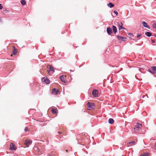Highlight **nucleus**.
Here are the masks:
<instances>
[{"instance_id": "f257e3e1", "label": "nucleus", "mask_w": 156, "mask_h": 156, "mask_svg": "<svg viewBox=\"0 0 156 156\" xmlns=\"http://www.w3.org/2000/svg\"><path fill=\"white\" fill-rule=\"evenodd\" d=\"M142 125L139 122H137L135 126L134 130L135 132L138 133Z\"/></svg>"}, {"instance_id": "f03ea898", "label": "nucleus", "mask_w": 156, "mask_h": 156, "mask_svg": "<svg viewBox=\"0 0 156 156\" xmlns=\"http://www.w3.org/2000/svg\"><path fill=\"white\" fill-rule=\"evenodd\" d=\"M117 38L119 40L122 41H126V37L118 35L117 36Z\"/></svg>"}, {"instance_id": "7ed1b4c3", "label": "nucleus", "mask_w": 156, "mask_h": 156, "mask_svg": "<svg viewBox=\"0 0 156 156\" xmlns=\"http://www.w3.org/2000/svg\"><path fill=\"white\" fill-rule=\"evenodd\" d=\"M10 149L11 150H15L16 148V147L15 146V144L12 143H11L10 144Z\"/></svg>"}, {"instance_id": "20e7f679", "label": "nucleus", "mask_w": 156, "mask_h": 156, "mask_svg": "<svg viewBox=\"0 0 156 156\" xmlns=\"http://www.w3.org/2000/svg\"><path fill=\"white\" fill-rule=\"evenodd\" d=\"M42 81L45 82L46 84H49L50 83V80L47 77H44L42 78Z\"/></svg>"}, {"instance_id": "39448f33", "label": "nucleus", "mask_w": 156, "mask_h": 156, "mask_svg": "<svg viewBox=\"0 0 156 156\" xmlns=\"http://www.w3.org/2000/svg\"><path fill=\"white\" fill-rule=\"evenodd\" d=\"M87 105L88 107L92 109H94V104L91 102H89L87 103Z\"/></svg>"}, {"instance_id": "423d86ee", "label": "nucleus", "mask_w": 156, "mask_h": 156, "mask_svg": "<svg viewBox=\"0 0 156 156\" xmlns=\"http://www.w3.org/2000/svg\"><path fill=\"white\" fill-rule=\"evenodd\" d=\"M31 141L28 139L26 140L24 142V144L26 145L27 147H28L30 144H31Z\"/></svg>"}, {"instance_id": "0eeeda50", "label": "nucleus", "mask_w": 156, "mask_h": 156, "mask_svg": "<svg viewBox=\"0 0 156 156\" xmlns=\"http://www.w3.org/2000/svg\"><path fill=\"white\" fill-rule=\"evenodd\" d=\"M92 95L94 97H97L98 94V91L97 90L94 89L93 90Z\"/></svg>"}, {"instance_id": "6e6552de", "label": "nucleus", "mask_w": 156, "mask_h": 156, "mask_svg": "<svg viewBox=\"0 0 156 156\" xmlns=\"http://www.w3.org/2000/svg\"><path fill=\"white\" fill-rule=\"evenodd\" d=\"M107 31L108 34L109 35H111L112 34V29L109 27H108L107 28Z\"/></svg>"}, {"instance_id": "1a4fd4ad", "label": "nucleus", "mask_w": 156, "mask_h": 156, "mask_svg": "<svg viewBox=\"0 0 156 156\" xmlns=\"http://www.w3.org/2000/svg\"><path fill=\"white\" fill-rule=\"evenodd\" d=\"M142 23L144 27L149 29H150V27L145 22L143 21Z\"/></svg>"}, {"instance_id": "9d476101", "label": "nucleus", "mask_w": 156, "mask_h": 156, "mask_svg": "<svg viewBox=\"0 0 156 156\" xmlns=\"http://www.w3.org/2000/svg\"><path fill=\"white\" fill-rule=\"evenodd\" d=\"M119 30H120L121 29H123V30L125 29V28L124 27H122L123 24L122 22L119 23Z\"/></svg>"}, {"instance_id": "9b49d317", "label": "nucleus", "mask_w": 156, "mask_h": 156, "mask_svg": "<svg viewBox=\"0 0 156 156\" xmlns=\"http://www.w3.org/2000/svg\"><path fill=\"white\" fill-rule=\"evenodd\" d=\"M152 26L153 28L156 29V21H153L151 22Z\"/></svg>"}, {"instance_id": "f8f14e48", "label": "nucleus", "mask_w": 156, "mask_h": 156, "mask_svg": "<svg viewBox=\"0 0 156 156\" xmlns=\"http://www.w3.org/2000/svg\"><path fill=\"white\" fill-rule=\"evenodd\" d=\"M112 28L113 30V32L114 34L116 33L117 32V29L116 27L114 25L112 26Z\"/></svg>"}, {"instance_id": "ddd939ff", "label": "nucleus", "mask_w": 156, "mask_h": 156, "mask_svg": "<svg viewBox=\"0 0 156 156\" xmlns=\"http://www.w3.org/2000/svg\"><path fill=\"white\" fill-rule=\"evenodd\" d=\"M60 79L64 83H66L64 79V76L63 75H62L60 77Z\"/></svg>"}, {"instance_id": "4468645a", "label": "nucleus", "mask_w": 156, "mask_h": 156, "mask_svg": "<svg viewBox=\"0 0 156 156\" xmlns=\"http://www.w3.org/2000/svg\"><path fill=\"white\" fill-rule=\"evenodd\" d=\"M107 6L108 7H109L110 8H112L114 6V5L111 2H110L107 4Z\"/></svg>"}, {"instance_id": "2eb2a0df", "label": "nucleus", "mask_w": 156, "mask_h": 156, "mask_svg": "<svg viewBox=\"0 0 156 156\" xmlns=\"http://www.w3.org/2000/svg\"><path fill=\"white\" fill-rule=\"evenodd\" d=\"M145 35L148 37L151 36V33L149 32H146L145 33Z\"/></svg>"}, {"instance_id": "dca6fc26", "label": "nucleus", "mask_w": 156, "mask_h": 156, "mask_svg": "<svg viewBox=\"0 0 156 156\" xmlns=\"http://www.w3.org/2000/svg\"><path fill=\"white\" fill-rule=\"evenodd\" d=\"M114 122V120L112 118H110L108 119V123L110 124H112Z\"/></svg>"}, {"instance_id": "f3484780", "label": "nucleus", "mask_w": 156, "mask_h": 156, "mask_svg": "<svg viewBox=\"0 0 156 156\" xmlns=\"http://www.w3.org/2000/svg\"><path fill=\"white\" fill-rule=\"evenodd\" d=\"M52 91L53 93H55L56 94H57L58 92V90L57 89L55 88H54L52 89Z\"/></svg>"}, {"instance_id": "a211bd4d", "label": "nucleus", "mask_w": 156, "mask_h": 156, "mask_svg": "<svg viewBox=\"0 0 156 156\" xmlns=\"http://www.w3.org/2000/svg\"><path fill=\"white\" fill-rule=\"evenodd\" d=\"M151 69L152 70L153 72H154L155 74L156 73V66H151Z\"/></svg>"}, {"instance_id": "6ab92c4d", "label": "nucleus", "mask_w": 156, "mask_h": 156, "mask_svg": "<svg viewBox=\"0 0 156 156\" xmlns=\"http://www.w3.org/2000/svg\"><path fill=\"white\" fill-rule=\"evenodd\" d=\"M17 49L16 48H14L13 52H12V54L13 55H15V54L17 52Z\"/></svg>"}, {"instance_id": "aec40b11", "label": "nucleus", "mask_w": 156, "mask_h": 156, "mask_svg": "<svg viewBox=\"0 0 156 156\" xmlns=\"http://www.w3.org/2000/svg\"><path fill=\"white\" fill-rule=\"evenodd\" d=\"M51 112L53 114H56V113H57L56 109L52 108Z\"/></svg>"}, {"instance_id": "412c9836", "label": "nucleus", "mask_w": 156, "mask_h": 156, "mask_svg": "<svg viewBox=\"0 0 156 156\" xmlns=\"http://www.w3.org/2000/svg\"><path fill=\"white\" fill-rule=\"evenodd\" d=\"M21 3L23 5H24L26 4V2L25 0H21Z\"/></svg>"}, {"instance_id": "4be33fe9", "label": "nucleus", "mask_w": 156, "mask_h": 156, "mask_svg": "<svg viewBox=\"0 0 156 156\" xmlns=\"http://www.w3.org/2000/svg\"><path fill=\"white\" fill-rule=\"evenodd\" d=\"M149 153L145 152L141 155V156H148Z\"/></svg>"}, {"instance_id": "5701e85b", "label": "nucleus", "mask_w": 156, "mask_h": 156, "mask_svg": "<svg viewBox=\"0 0 156 156\" xmlns=\"http://www.w3.org/2000/svg\"><path fill=\"white\" fill-rule=\"evenodd\" d=\"M49 70L51 71H53L54 72V70L53 69V67L51 65H49Z\"/></svg>"}, {"instance_id": "b1692460", "label": "nucleus", "mask_w": 156, "mask_h": 156, "mask_svg": "<svg viewBox=\"0 0 156 156\" xmlns=\"http://www.w3.org/2000/svg\"><path fill=\"white\" fill-rule=\"evenodd\" d=\"M128 37L130 38H131L133 36V34L131 33H129L128 34Z\"/></svg>"}, {"instance_id": "393cba45", "label": "nucleus", "mask_w": 156, "mask_h": 156, "mask_svg": "<svg viewBox=\"0 0 156 156\" xmlns=\"http://www.w3.org/2000/svg\"><path fill=\"white\" fill-rule=\"evenodd\" d=\"M148 71L150 73L152 74H154V72H153V71H151V70H150V69H149L148 70Z\"/></svg>"}, {"instance_id": "a878e982", "label": "nucleus", "mask_w": 156, "mask_h": 156, "mask_svg": "<svg viewBox=\"0 0 156 156\" xmlns=\"http://www.w3.org/2000/svg\"><path fill=\"white\" fill-rule=\"evenodd\" d=\"M144 68H140V69H139V71L141 72V73H144V72L142 71V70H144Z\"/></svg>"}, {"instance_id": "bb28decb", "label": "nucleus", "mask_w": 156, "mask_h": 156, "mask_svg": "<svg viewBox=\"0 0 156 156\" xmlns=\"http://www.w3.org/2000/svg\"><path fill=\"white\" fill-rule=\"evenodd\" d=\"M113 12L116 15V16H117L118 12L117 11L115 10Z\"/></svg>"}, {"instance_id": "cd10ccee", "label": "nucleus", "mask_w": 156, "mask_h": 156, "mask_svg": "<svg viewBox=\"0 0 156 156\" xmlns=\"http://www.w3.org/2000/svg\"><path fill=\"white\" fill-rule=\"evenodd\" d=\"M141 35H142L141 34H140L137 35V37L138 38H139L140 37H141Z\"/></svg>"}, {"instance_id": "c85d7f7f", "label": "nucleus", "mask_w": 156, "mask_h": 156, "mask_svg": "<svg viewBox=\"0 0 156 156\" xmlns=\"http://www.w3.org/2000/svg\"><path fill=\"white\" fill-rule=\"evenodd\" d=\"M24 130L26 132H27L28 130V128L27 127H25Z\"/></svg>"}, {"instance_id": "c756f323", "label": "nucleus", "mask_w": 156, "mask_h": 156, "mask_svg": "<svg viewBox=\"0 0 156 156\" xmlns=\"http://www.w3.org/2000/svg\"><path fill=\"white\" fill-rule=\"evenodd\" d=\"M135 143V142L134 141H132V142H129L128 144H134Z\"/></svg>"}, {"instance_id": "7c9ffc66", "label": "nucleus", "mask_w": 156, "mask_h": 156, "mask_svg": "<svg viewBox=\"0 0 156 156\" xmlns=\"http://www.w3.org/2000/svg\"><path fill=\"white\" fill-rule=\"evenodd\" d=\"M3 7L1 4H0V9H2Z\"/></svg>"}, {"instance_id": "2f4dec72", "label": "nucleus", "mask_w": 156, "mask_h": 156, "mask_svg": "<svg viewBox=\"0 0 156 156\" xmlns=\"http://www.w3.org/2000/svg\"><path fill=\"white\" fill-rule=\"evenodd\" d=\"M146 97H147V98H148L147 96H146V95H143L142 97V98H144Z\"/></svg>"}, {"instance_id": "473e14b6", "label": "nucleus", "mask_w": 156, "mask_h": 156, "mask_svg": "<svg viewBox=\"0 0 156 156\" xmlns=\"http://www.w3.org/2000/svg\"><path fill=\"white\" fill-rule=\"evenodd\" d=\"M151 41V42L153 43H155V41L154 40H152Z\"/></svg>"}, {"instance_id": "72a5a7b5", "label": "nucleus", "mask_w": 156, "mask_h": 156, "mask_svg": "<svg viewBox=\"0 0 156 156\" xmlns=\"http://www.w3.org/2000/svg\"><path fill=\"white\" fill-rule=\"evenodd\" d=\"M154 148L156 150V142L155 143L154 145Z\"/></svg>"}, {"instance_id": "f704fd0d", "label": "nucleus", "mask_w": 156, "mask_h": 156, "mask_svg": "<svg viewBox=\"0 0 156 156\" xmlns=\"http://www.w3.org/2000/svg\"><path fill=\"white\" fill-rule=\"evenodd\" d=\"M62 133V132H58V133L59 134H61Z\"/></svg>"}, {"instance_id": "c9c22d12", "label": "nucleus", "mask_w": 156, "mask_h": 156, "mask_svg": "<svg viewBox=\"0 0 156 156\" xmlns=\"http://www.w3.org/2000/svg\"><path fill=\"white\" fill-rule=\"evenodd\" d=\"M156 37V34H154V35H153Z\"/></svg>"}, {"instance_id": "e433bc0d", "label": "nucleus", "mask_w": 156, "mask_h": 156, "mask_svg": "<svg viewBox=\"0 0 156 156\" xmlns=\"http://www.w3.org/2000/svg\"><path fill=\"white\" fill-rule=\"evenodd\" d=\"M59 137L61 138L62 137L61 136H59Z\"/></svg>"}, {"instance_id": "4c0bfd02", "label": "nucleus", "mask_w": 156, "mask_h": 156, "mask_svg": "<svg viewBox=\"0 0 156 156\" xmlns=\"http://www.w3.org/2000/svg\"><path fill=\"white\" fill-rule=\"evenodd\" d=\"M143 67H146L144 65V66H143Z\"/></svg>"}, {"instance_id": "58836bf2", "label": "nucleus", "mask_w": 156, "mask_h": 156, "mask_svg": "<svg viewBox=\"0 0 156 156\" xmlns=\"http://www.w3.org/2000/svg\"><path fill=\"white\" fill-rule=\"evenodd\" d=\"M70 71H71V72H73V71H72V70H71V69L70 70Z\"/></svg>"}, {"instance_id": "ea45409f", "label": "nucleus", "mask_w": 156, "mask_h": 156, "mask_svg": "<svg viewBox=\"0 0 156 156\" xmlns=\"http://www.w3.org/2000/svg\"><path fill=\"white\" fill-rule=\"evenodd\" d=\"M120 149H122L121 148V147H120Z\"/></svg>"}, {"instance_id": "a19ab883", "label": "nucleus", "mask_w": 156, "mask_h": 156, "mask_svg": "<svg viewBox=\"0 0 156 156\" xmlns=\"http://www.w3.org/2000/svg\"><path fill=\"white\" fill-rule=\"evenodd\" d=\"M122 156H123V155H122Z\"/></svg>"}]
</instances>
